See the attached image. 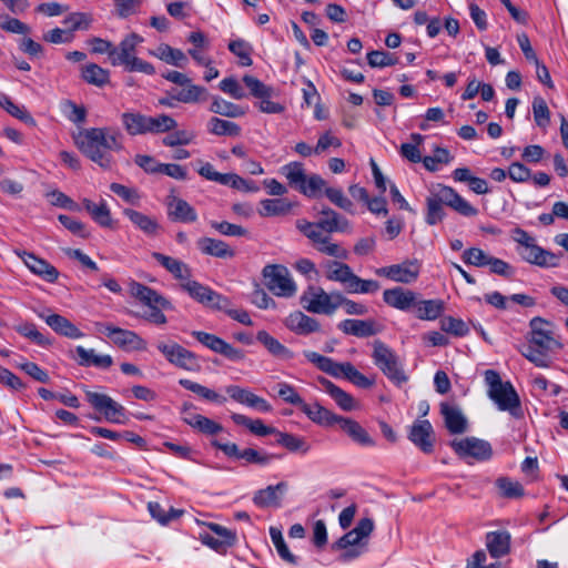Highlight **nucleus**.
<instances>
[{"mask_svg":"<svg viewBox=\"0 0 568 568\" xmlns=\"http://www.w3.org/2000/svg\"><path fill=\"white\" fill-rule=\"evenodd\" d=\"M192 335L203 346L212 352L220 354L232 362H241L245 358V352L241 348L233 346L221 337L202 331H194Z\"/></svg>","mask_w":568,"mask_h":568,"instance_id":"2eb2a0df","label":"nucleus"},{"mask_svg":"<svg viewBox=\"0 0 568 568\" xmlns=\"http://www.w3.org/2000/svg\"><path fill=\"white\" fill-rule=\"evenodd\" d=\"M258 213L262 216H276L286 214L291 210V204L284 199H266L260 202Z\"/></svg>","mask_w":568,"mask_h":568,"instance_id":"5fc2aeb1","label":"nucleus"},{"mask_svg":"<svg viewBox=\"0 0 568 568\" xmlns=\"http://www.w3.org/2000/svg\"><path fill=\"white\" fill-rule=\"evenodd\" d=\"M339 292L327 293L321 286H308L301 296L303 307L313 314L332 315L337 310Z\"/></svg>","mask_w":568,"mask_h":568,"instance_id":"9d476101","label":"nucleus"},{"mask_svg":"<svg viewBox=\"0 0 568 568\" xmlns=\"http://www.w3.org/2000/svg\"><path fill=\"white\" fill-rule=\"evenodd\" d=\"M344 334L356 337H369L377 334L374 321L344 320L337 325Z\"/></svg>","mask_w":568,"mask_h":568,"instance_id":"f704fd0d","label":"nucleus"},{"mask_svg":"<svg viewBox=\"0 0 568 568\" xmlns=\"http://www.w3.org/2000/svg\"><path fill=\"white\" fill-rule=\"evenodd\" d=\"M303 354L306 359L314 364L318 369L335 378L344 377L347 381H351V377L356 372V367L349 362L337 363L332 358L313 351H304Z\"/></svg>","mask_w":568,"mask_h":568,"instance_id":"dca6fc26","label":"nucleus"},{"mask_svg":"<svg viewBox=\"0 0 568 568\" xmlns=\"http://www.w3.org/2000/svg\"><path fill=\"white\" fill-rule=\"evenodd\" d=\"M85 397L90 405L103 414L108 422L114 424L126 423L125 408L109 395L85 389Z\"/></svg>","mask_w":568,"mask_h":568,"instance_id":"f8f14e48","label":"nucleus"},{"mask_svg":"<svg viewBox=\"0 0 568 568\" xmlns=\"http://www.w3.org/2000/svg\"><path fill=\"white\" fill-rule=\"evenodd\" d=\"M73 139L82 154L104 170H109L113 165L111 152L123 149V135L116 128L82 129Z\"/></svg>","mask_w":568,"mask_h":568,"instance_id":"f257e3e1","label":"nucleus"},{"mask_svg":"<svg viewBox=\"0 0 568 568\" xmlns=\"http://www.w3.org/2000/svg\"><path fill=\"white\" fill-rule=\"evenodd\" d=\"M324 267L326 268V278L341 283L349 294H373L381 288L377 281L361 278L346 263L328 261Z\"/></svg>","mask_w":568,"mask_h":568,"instance_id":"423d86ee","label":"nucleus"},{"mask_svg":"<svg viewBox=\"0 0 568 568\" xmlns=\"http://www.w3.org/2000/svg\"><path fill=\"white\" fill-rule=\"evenodd\" d=\"M83 206L98 224L103 227L111 226V213L104 201L94 203L88 199H84Z\"/></svg>","mask_w":568,"mask_h":568,"instance_id":"09e8293b","label":"nucleus"},{"mask_svg":"<svg viewBox=\"0 0 568 568\" xmlns=\"http://www.w3.org/2000/svg\"><path fill=\"white\" fill-rule=\"evenodd\" d=\"M82 79L95 87H103L110 82V72L97 63H89L82 69Z\"/></svg>","mask_w":568,"mask_h":568,"instance_id":"49530a36","label":"nucleus"},{"mask_svg":"<svg viewBox=\"0 0 568 568\" xmlns=\"http://www.w3.org/2000/svg\"><path fill=\"white\" fill-rule=\"evenodd\" d=\"M206 99L207 91L204 87L193 84L185 74L180 73V102L197 103Z\"/></svg>","mask_w":568,"mask_h":568,"instance_id":"c9c22d12","label":"nucleus"},{"mask_svg":"<svg viewBox=\"0 0 568 568\" xmlns=\"http://www.w3.org/2000/svg\"><path fill=\"white\" fill-rule=\"evenodd\" d=\"M417 294L402 286L387 288L383 292L384 302L396 310L408 311L416 304Z\"/></svg>","mask_w":568,"mask_h":568,"instance_id":"bb28decb","label":"nucleus"},{"mask_svg":"<svg viewBox=\"0 0 568 568\" xmlns=\"http://www.w3.org/2000/svg\"><path fill=\"white\" fill-rule=\"evenodd\" d=\"M282 172L290 185L298 191L300 185L303 184L306 178L303 164L300 162H291L282 168Z\"/></svg>","mask_w":568,"mask_h":568,"instance_id":"e2e57ef3","label":"nucleus"},{"mask_svg":"<svg viewBox=\"0 0 568 568\" xmlns=\"http://www.w3.org/2000/svg\"><path fill=\"white\" fill-rule=\"evenodd\" d=\"M184 422L193 429L207 436H213L223 430V426L201 414H194L184 418Z\"/></svg>","mask_w":568,"mask_h":568,"instance_id":"a19ab883","label":"nucleus"},{"mask_svg":"<svg viewBox=\"0 0 568 568\" xmlns=\"http://www.w3.org/2000/svg\"><path fill=\"white\" fill-rule=\"evenodd\" d=\"M209 131L220 136H239L241 134L240 125L220 118H212L209 121Z\"/></svg>","mask_w":568,"mask_h":568,"instance_id":"864d4df0","label":"nucleus"},{"mask_svg":"<svg viewBox=\"0 0 568 568\" xmlns=\"http://www.w3.org/2000/svg\"><path fill=\"white\" fill-rule=\"evenodd\" d=\"M180 385L183 386L184 388L189 389L190 392H192L193 394H195L196 396L203 398V399H206L209 402H214V403H219V404H223L225 403L226 398L221 396L220 394H217L216 392L199 384V383H195V382H192L190 379H182L180 378Z\"/></svg>","mask_w":568,"mask_h":568,"instance_id":"3c124183","label":"nucleus"},{"mask_svg":"<svg viewBox=\"0 0 568 568\" xmlns=\"http://www.w3.org/2000/svg\"><path fill=\"white\" fill-rule=\"evenodd\" d=\"M225 390L233 400L261 413H270L273 409L272 405L266 399L255 395L247 388H243L237 385H230Z\"/></svg>","mask_w":568,"mask_h":568,"instance_id":"5701e85b","label":"nucleus"},{"mask_svg":"<svg viewBox=\"0 0 568 568\" xmlns=\"http://www.w3.org/2000/svg\"><path fill=\"white\" fill-rule=\"evenodd\" d=\"M510 534L506 530L489 531L486 535V547L493 558H500L510 551Z\"/></svg>","mask_w":568,"mask_h":568,"instance_id":"7c9ffc66","label":"nucleus"},{"mask_svg":"<svg viewBox=\"0 0 568 568\" xmlns=\"http://www.w3.org/2000/svg\"><path fill=\"white\" fill-rule=\"evenodd\" d=\"M485 382L488 386V397L499 410L509 412L514 417L521 416L520 399L510 382H503L498 372L487 369Z\"/></svg>","mask_w":568,"mask_h":568,"instance_id":"39448f33","label":"nucleus"},{"mask_svg":"<svg viewBox=\"0 0 568 568\" xmlns=\"http://www.w3.org/2000/svg\"><path fill=\"white\" fill-rule=\"evenodd\" d=\"M225 390L233 400L261 413H270L273 409L272 405L266 399L255 395L247 388H243L237 385H230Z\"/></svg>","mask_w":568,"mask_h":568,"instance_id":"4be33fe9","label":"nucleus"},{"mask_svg":"<svg viewBox=\"0 0 568 568\" xmlns=\"http://www.w3.org/2000/svg\"><path fill=\"white\" fill-rule=\"evenodd\" d=\"M408 439L423 453L432 454L434 450V430L429 420H416L410 427Z\"/></svg>","mask_w":568,"mask_h":568,"instance_id":"412c9836","label":"nucleus"},{"mask_svg":"<svg viewBox=\"0 0 568 568\" xmlns=\"http://www.w3.org/2000/svg\"><path fill=\"white\" fill-rule=\"evenodd\" d=\"M444 206L450 207L463 216H476L478 214V210L453 187L436 184L429 190V195L426 197V223L436 225L442 222L446 215Z\"/></svg>","mask_w":568,"mask_h":568,"instance_id":"7ed1b4c3","label":"nucleus"},{"mask_svg":"<svg viewBox=\"0 0 568 568\" xmlns=\"http://www.w3.org/2000/svg\"><path fill=\"white\" fill-rule=\"evenodd\" d=\"M300 409L315 424L321 426H332L336 423L339 415H336L318 404L317 402L308 404L303 402Z\"/></svg>","mask_w":568,"mask_h":568,"instance_id":"473e14b6","label":"nucleus"},{"mask_svg":"<svg viewBox=\"0 0 568 568\" xmlns=\"http://www.w3.org/2000/svg\"><path fill=\"white\" fill-rule=\"evenodd\" d=\"M318 383L321 384L322 389L327 393L343 410L352 412L359 408L358 403L352 395L333 384L327 378L320 377Z\"/></svg>","mask_w":568,"mask_h":568,"instance_id":"c756f323","label":"nucleus"},{"mask_svg":"<svg viewBox=\"0 0 568 568\" xmlns=\"http://www.w3.org/2000/svg\"><path fill=\"white\" fill-rule=\"evenodd\" d=\"M324 193L333 204L347 213L354 214V204L347 196H345L342 189L326 186Z\"/></svg>","mask_w":568,"mask_h":568,"instance_id":"338daca9","label":"nucleus"},{"mask_svg":"<svg viewBox=\"0 0 568 568\" xmlns=\"http://www.w3.org/2000/svg\"><path fill=\"white\" fill-rule=\"evenodd\" d=\"M450 446L460 458H474L476 460H487L493 455L491 446L488 442L476 438L466 437L463 439H455Z\"/></svg>","mask_w":568,"mask_h":568,"instance_id":"a211bd4d","label":"nucleus"},{"mask_svg":"<svg viewBox=\"0 0 568 568\" xmlns=\"http://www.w3.org/2000/svg\"><path fill=\"white\" fill-rule=\"evenodd\" d=\"M275 435L277 436V444L282 445L291 453L300 452L306 454L311 449L310 444L304 437L280 430H277Z\"/></svg>","mask_w":568,"mask_h":568,"instance_id":"8fccbe9b","label":"nucleus"},{"mask_svg":"<svg viewBox=\"0 0 568 568\" xmlns=\"http://www.w3.org/2000/svg\"><path fill=\"white\" fill-rule=\"evenodd\" d=\"M229 50L237 58H240V62L242 65L250 67L253 63L251 58L252 47L245 40L237 39L231 41L229 43Z\"/></svg>","mask_w":568,"mask_h":568,"instance_id":"69168bd1","label":"nucleus"},{"mask_svg":"<svg viewBox=\"0 0 568 568\" xmlns=\"http://www.w3.org/2000/svg\"><path fill=\"white\" fill-rule=\"evenodd\" d=\"M326 181L317 175H306L303 184L300 185L298 191L308 197H318L323 191H325Z\"/></svg>","mask_w":568,"mask_h":568,"instance_id":"13d9d810","label":"nucleus"},{"mask_svg":"<svg viewBox=\"0 0 568 568\" xmlns=\"http://www.w3.org/2000/svg\"><path fill=\"white\" fill-rule=\"evenodd\" d=\"M410 140L412 143H403L400 145L399 153L409 162L418 163L422 161V154L418 146L424 142V136L419 133H412Z\"/></svg>","mask_w":568,"mask_h":568,"instance_id":"4d7b16f0","label":"nucleus"},{"mask_svg":"<svg viewBox=\"0 0 568 568\" xmlns=\"http://www.w3.org/2000/svg\"><path fill=\"white\" fill-rule=\"evenodd\" d=\"M189 275V267L180 263V287L184 290L191 298L214 311L225 308L226 296L213 291L206 285L191 280Z\"/></svg>","mask_w":568,"mask_h":568,"instance_id":"0eeeda50","label":"nucleus"},{"mask_svg":"<svg viewBox=\"0 0 568 568\" xmlns=\"http://www.w3.org/2000/svg\"><path fill=\"white\" fill-rule=\"evenodd\" d=\"M518 253L526 262L540 267H556L559 262L557 255L544 250L535 242L526 247H519Z\"/></svg>","mask_w":568,"mask_h":568,"instance_id":"a878e982","label":"nucleus"},{"mask_svg":"<svg viewBox=\"0 0 568 568\" xmlns=\"http://www.w3.org/2000/svg\"><path fill=\"white\" fill-rule=\"evenodd\" d=\"M199 250L206 255L231 258L235 255L234 251L223 241L212 237H201L196 242Z\"/></svg>","mask_w":568,"mask_h":568,"instance_id":"4c0bfd02","label":"nucleus"},{"mask_svg":"<svg viewBox=\"0 0 568 568\" xmlns=\"http://www.w3.org/2000/svg\"><path fill=\"white\" fill-rule=\"evenodd\" d=\"M284 325L288 331L297 335H308L321 331L320 322L301 311L288 314L284 320Z\"/></svg>","mask_w":568,"mask_h":568,"instance_id":"393cba45","label":"nucleus"},{"mask_svg":"<svg viewBox=\"0 0 568 568\" xmlns=\"http://www.w3.org/2000/svg\"><path fill=\"white\" fill-rule=\"evenodd\" d=\"M335 424L345 432L354 442L362 446H373L375 443L369 434L356 420L338 416Z\"/></svg>","mask_w":568,"mask_h":568,"instance_id":"72a5a7b5","label":"nucleus"},{"mask_svg":"<svg viewBox=\"0 0 568 568\" xmlns=\"http://www.w3.org/2000/svg\"><path fill=\"white\" fill-rule=\"evenodd\" d=\"M99 332L111 338V341L124 351H143L145 342L135 332L113 326L109 323H97Z\"/></svg>","mask_w":568,"mask_h":568,"instance_id":"ddd939ff","label":"nucleus"},{"mask_svg":"<svg viewBox=\"0 0 568 568\" xmlns=\"http://www.w3.org/2000/svg\"><path fill=\"white\" fill-rule=\"evenodd\" d=\"M14 331L21 336L32 341L38 346L49 347L52 345V341L39 332L36 324L31 322L19 323L14 326Z\"/></svg>","mask_w":568,"mask_h":568,"instance_id":"de8ad7c7","label":"nucleus"},{"mask_svg":"<svg viewBox=\"0 0 568 568\" xmlns=\"http://www.w3.org/2000/svg\"><path fill=\"white\" fill-rule=\"evenodd\" d=\"M256 339L260 342L271 355L278 359L290 361L294 358V353L283 345L278 339L273 337L266 331H258L256 334Z\"/></svg>","mask_w":568,"mask_h":568,"instance_id":"e433bc0d","label":"nucleus"},{"mask_svg":"<svg viewBox=\"0 0 568 568\" xmlns=\"http://www.w3.org/2000/svg\"><path fill=\"white\" fill-rule=\"evenodd\" d=\"M124 215L144 234L149 236L156 234L159 224L155 219L132 209H126Z\"/></svg>","mask_w":568,"mask_h":568,"instance_id":"c03bdc74","label":"nucleus"},{"mask_svg":"<svg viewBox=\"0 0 568 568\" xmlns=\"http://www.w3.org/2000/svg\"><path fill=\"white\" fill-rule=\"evenodd\" d=\"M534 120L539 128L545 129L550 122V111L546 101L541 97H536L532 101Z\"/></svg>","mask_w":568,"mask_h":568,"instance_id":"774afa93","label":"nucleus"},{"mask_svg":"<svg viewBox=\"0 0 568 568\" xmlns=\"http://www.w3.org/2000/svg\"><path fill=\"white\" fill-rule=\"evenodd\" d=\"M440 413L445 420V426L452 434H463L467 429V419L462 410L447 403L440 404Z\"/></svg>","mask_w":568,"mask_h":568,"instance_id":"2f4dec72","label":"nucleus"},{"mask_svg":"<svg viewBox=\"0 0 568 568\" xmlns=\"http://www.w3.org/2000/svg\"><path fill=\"white\" fill-rule=\"evenodd\" d=\"M210 110L213 113L227 118H239L245 114V110L243 108L221 98L213 99Z\"/></svg>","mask_w":568,"mask_h":568,"instance_id":"6e6d98bb","label":"nucleus"},{"mask_svg":"<svg viewBox=\"0 0 568 568\" xmlns=\"http://www.w3.org/2000/svg\"><path fill=\"white\" fill-rule=\"evenodd\" d=\"M232 420L236 425L245 426L252 434L256 436L275 435L277 429L272 426H266L262 419H251L250 417L234 413L231 415Z\"/></svg>","mask_w":568,"mask_h":568,"instance_id":"ea45409f","label":"nucleus"},{"mask_svg":"<svg viewBox=\"0 0 568 568\" xmlns=\"http://www.w3.org/2000/svg\"><path fill=\"white\" fill-rule=\"evenodd\" d=\"M399 61L395 53L373 50L367 53V63L371 68H385L397 64Z\"/></svg>","mask_w":568,"mask_h":568,"instance_id":"680f3d73","label":"nucleus"},{"mask_svg":"<svg viewBox=\"0 0 568 568\" xmlns=\"http://www.w3.org/2000/svg\"><path fill=\"white\" fill-rule=\"evenodd\" d=\"M176 125L175 120L166 114H160L158 116H149L148 115V133L159 134L169 132L174 129Z\"/></svg>","mask_w":568,"mask_h":568,"instance_id":"052dcab7","label":"nucleus"},{"mask_svg":"<svg viewBox=\"0 0 568 568\" xmlns=\"http://www.w3.org/2000/svg\"><path fill=\"white\" fill-rule=\"evenodd\" d=\"M192 335L203 346L212 352L220 354L232 362H241L245 358V352L241 348L233 346L221 337L202 331H194Z\"/></svg>","mask_w":568,"mask_h":568,"instance_id":"4468645a","label":"nucleus"},{"mask_svg":"<svg viewBox=\"0 0 568 568\" xmlns=\"http://www.w3.org/2000/svg\"><path fill=\"white\" fill-rule=\"evenodd\" d=\"M17 254L33 274L49 283H54L58 280L59 271L45 260L26 251L17 252Z\"/></svg>","mask_w":568,"mask_h":568,"instance_id":"b1692460","label":"nucleus"},{"mask_svg":"<svg viewBox=\"0 0 568 568\" xmlns=\"http://www.w3.org/2000/svg\"><path fill=\"white\" fill-rule=\"evenodd\" d=\"M122 124L130 135L148 134V115L134 112H124L121 115Z\"/></svg>","mask_w":568,"mask_h":568,"instance_id":"37998d69","label":"nucleus"},{"mask_svg":"<svg viewBox=\"0 0 568 568\" xmlns=\"http://www.w3.org/2000/svg\"><path fill=\"white\" fill-rule=\"evenodd\" d=\"M270 536H271V539L276 548L278 556L284 561H286L291 565H296L297 558L290 551V549L283 538L282 531L278 528L271 527Z\"/></svg>","mask_w":568,"mask_h":568,"instance_id":"bf43d9fd","label":"nucleus"},{"mask_svg":"<svg viewBox=\"0 0 568 568\" xmlns=\"http://www.w3.org/2000/svg\"><path fill=\"white\" fill-rule=\"evenodd\" d=\"M142 41V37L131 33L120 42L119 47L113 45V50L110 52L111 64L114 67L123 65L126 69L131 61L136 58L135 48Z\"/></svg>","mask_w":568,"mask_h":568,"instance_id":"aec40b11","label":"nucleus"},{"mask_svg":"<svg viewBox=\"0 0 568 568\" xmlns=\"http://www.w3.org/2000/svg\"><path fill=\"white\" fill-rule=\"evenodd\" d=\"M132 294L150 307L159 305L163 306L165 303L164 298L155 291L140 283H134L132 285Z\"/></svg>","mask_w":568,"mask_h":568,"instance_id":"603ef678","label":"nucleus"},{"mask_svg":"<svg viewBox=\"0 0 568 568\" xmlns=\"http://www.w3.org/2000/svg\"><path fill=\"white\" fill-rule=\"evenodd\" d=\"M287 484L281 481L277 485H270L264 489H260L254 494L253 501L261 508L280 507L281 496L286 491Z\"/></svg>","mask_w":568,"mask_h":568,"instance_id":"c85d7f7f","label":"nucleus"},{"mask_svg":"<svg viewBox=\"0 0 568 568\" xmlns=\"http://www.w3.org/2000/svg\"><path fill=\"white\" fill-rule=\"evenodd\" d=\"M414 307L419 320L434 321L444 312V302L442 300H416Z\"/></svg>","mask_w":568,"mask_h":568,"instance_id":"79ce46f5","label":"nucleus"},{"mask_svg":"<svg viewBox=\"0 0 568 568\" xmlns=\"http://www.w3.org/2000/svg\"><path fill=\"white\" fill-rule=\"evenodd\" d=\"M39 316L53 332L61 336L71 339H79L84 336V334L71 321L60 314H39Z\"/></svg>","mask_w":568,"mask_h":568,"instance_id":"cd10ccee","label":"nucleus"},{"mask_svg":"<svg viewBox=\"0 0 568 568\" xmlns=\"http://www.w3.org/2000/svg\"><path fill=\"white\" fill-rule=\"evenodd\" d=\"M75 352L79 357V365L84 367L94 366L98 368L106 369L113 364V359L110 355H99L93 348L88 349L83 346H77Z\"/></svg>","mask_w":568,"mask_h":568,"instance_id":"58836bf2","label":"nucleus"},{"mask_svg":"<svg viewBox=\"0 0 568 568\" xmlns=\"http://www.w3.org/2000/svg\"><path fill=\"white\" fill-rule=\"evenodd\" d=\"M0 106L10 115L24 122L30 126H36L37 122L23 105L16 104L11 98L4 93H0Z\"/></svg>","mask_w":568,"mask_h":568,"instance_id":"a18cd8bd","label":"nucleus"},{"mask_svg":"<svg viewBox=\"0 0 568 568\" xmlns=\"http://www.w3.org/2000/svg\"><path fill=\"white\" fill-rule=\"evenodd\" d=\"M262 275L266 287L274 295L280 297H292L295 295L297 286L286 266L281 264L265 265Z\"/></svg>","mask_w":568,"mask_h":568,"instance_id":"9b49d317","label":"nucleus"},{"mask_svg":"<svg viewBox=\"0 0 568 568\" xmlns=\"http://www.w3.org/2000/svg\"><path fill=\"white\" fill-rule=\"evenodd\" d=\"M420 272V264L417 260H407L399 264H393L377 268L375 273L385 276L394 282L409 284L417 280Z\"/></svg>","mask_w":568,"mask_h":568,"instance_id":"6ab92c4d","label":"nucleus"},{"mask_svg":"<svg viewBox=\"0 0 568 568\" xmlns=\"http://www.w3.org/2000/svg\"><path fill=\"white\" fill-rule=\"evenodd\" d=\"M320 225L323 226L324 231L327 233L351 231L349 221L336 211L332 214L331 219H321Z\"/></svg>","mask_w":568,"mask_h":568,"instance_id":"0e129e2a","label":"nucleus"},{"mask_svg":"<svg viewBox=\"0 0 568 568\" xmlns=\"http://www.w3.org/2000/svg\"><path fill=\"white\" fill-rule=\"evenodd\" d=\"M374 521L371 518H362L348 532L332 544L333 550H344L338 560L346 562L359 557L366 551L368 537L374 530Z\"/></svg>","mask_w":568,"mask_h":568,"instance_id":"20e7f679","label":"nucleus"},{"mask_svg":"<svg viewBox=\"0 0 568 568\" xmlns=\"http://www.w3.org/2000/svg\"><path fill=\"white\" fill-rule=\"evenodd\" d=\"M296 227L312 242L315 250L327 256L339 260H346L348 252L337 243L331 241L329 235L324 234L323 226L317 223H312L306 220H298Z\"/></svg>","mask_w":568,"mask_h":568,"instance_id":"6e6552de","label":"nucleus"},{"mask_svg":"<svg viewBox=\"0 0 568 568\" xmlns=\"http://www.w3.org/2000/svg\"><path fill=\"white\" fill-rule=\"evenodd\" d=\"M527 341L528 345L519 351L526 359L540 368L550 367L551 354L564 347L554 324L539 316L530 320Z\"/></svg>","mask_w":568,"mask_h":568,"instance_id":"f03ea898","label":"nucleus"},{"mask_svg":"<svg viewBox=\"0 0 568 568\" xmlns=\"http://www.w3.org/2000/svg\"><path fill=\"white\" fill-rule=\"evenodd\" d=\"M372 358L374 364L393 383L400 385L407 381L396 353L379 339L373 343Z\"/></svg>","mask_w":568,"mask_h":568,"instance_id":"1a4fd4ad","label":"nucleus"},{"mask_svg":"<svg viewBox=\"0 0 568 568\" xmlns=\"http://www.w3.org/2000/svg\"><path fill=\"white\" fill-rule=\"evenodd\" d=\"M211 532L200 535L201 541L219 554H226L229 548L233 547L237 541L234 530L227 529L219 524H209Z\"/></svg>","mask_w":568,"mask_h":568,"instance_id":"f3484780","label":"nucleus"}]
</instances>
